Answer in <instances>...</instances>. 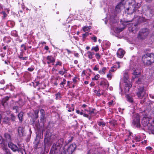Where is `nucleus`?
Instances as JSON below:
<instances>
[{
	"instance_id": "obj_1",
	"label": "nucleus",
	"mask_w": 154,
	"mask_h": 154,
	"mask_svg": "<svg viewBox=\"0 0 154 154\" xmlns=\"http://www.w3.org/2000/svg\"><path fill=\"white\" fill-rule=\"evenodd\" d=\"M128 7L126 9L128 14H132L134 12L136 13L139 11L138 9L141 6L140 3L136 2L134 0H128Z\"/></svg>"
},
{
	"instance_id": "obj_2",
	"label": "nucleus",
	"mask_w": 154,
	"mask_h": 154,
	"mask_svg": "<svg viewBox=\"0 0 154 154\" xmlns=\"http://www.w3.org/2000/svg\"><path fill=\"white\" fill-rule=\"evenodd\" d=\"M64 140L63 138L58 140L56 143L53 144L50 152V154H60L61 148L64 143Z\"/></svg>"
},
{
	"instance_id": "obj_3",
	"label": "nucleus",
	"mask_w": 154,
	"mask_h": 154,
	"mask_svg": "<svg viewBox=\"0 0 154 154\" xmlns=\"http://www.w3.org/2000/svg\"><path fill=\"white\" fill-rule=\"evenodd\" d=\"M142 60L145 65L147 66L150 65L154 63V54H146L142 56Z\"/></svg>"
},
{
	"instance_id": "obj_4",
	"label": "nucleus",
	"mask_w": 154,
	"mask_h": 154,
	"mask_svg": "<svg viewBox=\"0 0 154 154\" xmlns=\"http://www.w3.org/2000/svg\"><path fill=\"white\" fill-rule=\"evenodd\" d=\"M18 146L16 145L13 144L12 142H9L8 143V146L13 151L16 152L18 151L20 152L22 154H26L25 150L24 148L20 146L19 144H18Z\"/></svg>"
},
{
	"instance_id": "obj_5",
	"label": "nucleus",
	"mask_w": 154,
	"mask_h": 154,
	"mask_svg": "<svg viewBox=\"0 0 154 154\" xmlns=\"http://www.w3.org/2000/svg\"><path fill=\"white\" fill-rule=\"evenodd\" d=\"M149 30L147 28L142 29L139 32L137 36L138 39L143 40L145 39L149 34Z\"/></svg>"
},
{
	"instance_id": "obj_6",
	"label": "nucleus",
	"mask_w": 154,
	"mask_h": 154,
	"mask_svg": "<svg viewBox=\"0 0 154 154\" xmlns=\"http://www.w3.org/2000/svg\"><path fill=\"white\" fill-rule=\"evenodd\" d=\"M76 145L75 143H72L70 145L67 149H63L62 154H72L73 152L75 150Z\"/></svg>"
},
{
	"instance_id": "obj_7",
	"label": "nucleus",
	"mask_w": 154,
	"mask_h": 154,
	"mask_svg": "<svg viewBox=\"0 0 154 154\" xmlns=\"http://www.w3.org/2000/svg\"><path fill=\"white\" fill-rule=\"evenodd\" d=\"M132 124L134 126L137 128H140V116L139 114L137 113L134 115Z\"/></svg>"
},
{
	"instance_id": "obj_8",
	"label": "nucleus",
	"mask_w": 154,
	"mask_h": 154,
	"mask_svg": "<svg viewBox=\"0 0 154 154\" xmlns=\"http://www.w3.org/2000/svg\"><path fill=\"white\" fill-rule=\"evenodd\" d=\"M0 144L2 145V149L6 153L9 152V149L7 147V143L4 142V138L0 135Z\"/></svg>"
},
{
	"instance_id": "obj_9",
	"label": "nucleus",
	"mask_w": 154,
	"mask_h": 154,
	"mask_svg": "<svg viewBox=\"0 0 154 154\" xmlns=\"http://www.w3.org/2000/svg\"><path fill=\"white\" fill-rule=\"evenodd\" d=\"M143 86L140 87L138 88V91L136 94L137 96L140 98H142L146 94L145 91L144 90Z\"/></svg>"
},
{
	"instance_id": "obj_10",
	"label": "nucleus",
	"mask_w": 154,
	"mask_h": 154,
	"mask_svg": "<svg viewBox=\"0 0 154 154\" xmlns=\"http://www.w3.org/2000/svg\"><path fill=\"white\" fill-rule=\"evenodd\" d=\"M99 85L104 89H107L109 86V84L107 80L102 79Z\"/></svg>"
},
{
	"instance_id": "obj_11",
	"label": "nucleus",
	"mask_w": 154,
	"mask_h": 154,
	"mask_svg": "<svg viewBox=\"0 0 154 154\" xmlns=\"http://www.w3.org/2000/svg\"><path fill=\"white\" fill-rule=\"evenodd\" d=\"M4 142H11L12 141V138L11 135L8 133H5L3 134Z\"/></svg>"
},
{
	"instance_id": "obj_12",
	"label": "nucleus",
	"mask_w": 154,
	"mask_h": 154,
	"mask_svg": "<svg viewBox=\"0 0 154 154\" xmlns=\"http://www.w3.org/2000/svg\"><path fill=\"white\" fill-rule=\"evenodd\" d=\"M128 74L126 73H125L124 74L123 79L124 82L125 83V87L131 88L132 85L130 84V82L128 81V78L127 76Z\"/></svg>"
},
{
	"instance_id": "obj_13",
	"label": "nucleus",
	"mask_w": 154,
	"mask_h": 154,
	"mask_svg": "<svg viewBox=\"0 0 154 154\" xmlns=\"http://www.w3.org/2000/svg\"><path fill=\"white\" fill-rule=\"evenodd\" d=\"M150 119L146 117H143L142 120V124L144 126H148L150 124Z\"/></svg>"
},
{
	"instance_id": "obj_14",
	"label": "nucleus",
	"mask_w": 154,
	"mask_h": 154,
	"mask_svg": "<svg viewBox=\"0 0 154 154\" xmlns=\"http://www.w3.org/2000/svg\"><path fill=\"white\" fill-rule=\"evenodd\" d=\"M17 131L19 137H21L25 136L24 128L22 127H19L18 128Z\"/></svg>"
},
{
	"instance_id": "obj_15",
	"label": "nucleus",
	"mask_w": 154,
	"mask_h": 154,
	"mask_svg": "<svg viewBox=\"0 0 154 154\" xmlns=\"http://www.w3.org/2000/svg\"><path fill=\"white\" fill-rule=\"evenodd\" d=\"M10 98V97L6 96L3 98L1 100V103L4 108H5L6 106H7L8 104L7 101L9 100Z\"/></svg>"
},
{
	"instance_id": "obj_16",
	"label": "nucleus",
	"mask_w": 154,
	"mask_h": 154,
	"mask_svg": "<svg viewBox=\"0 0 154 154\" xmlns=\"http://www.w3.org/2000/svg\"><path fill=\"white\" fill-rule=\"evenodd\" d=\"M133 76H132V79L133 80L135 79L138 78L139 75H140V72L138 71L137 69H134L133 72L132 73Z\"/></svg>"
},
{
	"instance_id": "obj_17",
	"label": "nucleus",
	"mask_w": 154,
	"mask_h": 154,
	"mask_svg": "<svg viewBox=\"0 0 154 154\" xmlns=\"http://www.w3.org/2000/svg\"><path fill=\"white\" fill-rule=\"evenodd\" d=\"M51 138L49 137H47L46 135L44 140V145L45 146H49L51 145Z\"/></svg>"
},
{
	"instance_id": "obj_18",
	"label": "nucleus",
	"mask_w": 154,
	"mask_h": 154,
	"mask_svg": "<svg viewBox=\"0 0 154 154\" xmlns=\"http://www.w3.org/2000/svg\"><path fill=\"white\" fill-rule=\"evenodd\" d=\"M87 54L89 59H92V61L93 62H94L96 61L95 59L93 58V56L95 54L94 52L88 51L87 53Z\"/></svg>"
},
{
	"instance_id": "obj_19",
	"label": "nucleus",
	"mask_w": 154,
	"mask_h": 154,
	"mask_svg": "<svg viewBox=\"0 0 154 154\" xmlns=\"http://www.w3.org/2000/svg\"><path fill=\"white\" fill-rule=\"evenodd\" d=\"M2 122L3 123L7 124L8 125H9L11 124V119L8 117H5L3 119Z\"/></svg>"
},
{
	"instance_id": "obj_20",
	"label": "nucleus",
	"mask_w": 154,
	"mask_h": 154,
	"mask_svg": "<svg viewBox=\"0 0 154 154\" xmlns=\"http://www.w3.org/2000/svg\"><path fill=\"white\" fill-rule=\"evenodd\" d=\"M125 51L122 49L119 50L117 52V56L119 58H122L125 54Z\"/></svg>"
},
{
	"instance_id": "obj_21",
	"label": "nucleus",
	"mask_w": 154,
	"mask_h": 154,
	"mask_svg": "<svg viewBox=\"0 0 154 154\" xmlns=\"http://www.w3.org/2000/svg\"><path fill=\"white\" fill-rule=\"evenodd\" d=\"M124 1H121V2L116 6L115 8V10L116 11H117V10H119L118 11H119V10L120 9L121 7L124 5Z\"/></svg>"
},
{
	"instance_id": "obj_22",
	"label": "nucleus",
	"mask_w": 154,
	"mask_h": 154,
	"mask_svg": "<svg viewBox=\"0 0 154 154\" xmlns=\"http://www.w3.org/2000/svg\"><path fill=\"white\" fill-rule=\"evenodd\" d=\"M40 112L41 113L40 116V120L41 121H42L44 120L45 116V112L43 109H42L40 110Z\"/></svg>"
},
{
	"instance_id": "obj_23",
	"label": "nucleus",
	"mask_w": 154,
	"mask_h": 154,
	"mask_svg": "<svg viewBox=\"0 0 154 154\" xmlns=\"http://www.w3.org/2000/svg\"><path fill=\"white\" fill-rule=\"evenodd\" d=\"M133 20V19L132 18L131 20H128V19H127L126 20L125 19H124L123 20H121V22L122 25L124 26H126V23H128L130 22H131Z\"/></svg>"
},
{
	"instance_id": "obj_24",
	"label": "nucleus",
	"mask_w": 154,
	"mask_h": 154,
	"mask_svg": "<svg viewBox=\"0 0 154 154\" xmlns=\"http://www.w3.org/2000/svg\"><path fill=\"white\" fill-rule=\"evenodd\" d=\"M46 59L48 60L51 61V63H53L54 62L55 60V58L52 56H48L47 57Z\"/></svg>"
},
{
	"instance_id": "obj_25",
	"label": "nucleus",
	"mask_w": 154,
	"mask_h": 154,
	"mask_svg": "<svg viewBox=\"0 0 154 154\" xmlns=\"http://www.w3.org/2000/svg\"><path fill=\"white\" fill-rule=\"evenodd\" d=\"M3 41L5 42L8 43L11 42V38L9 36H5L3 38Z\"/></svg>"
},
{
	"instance_id": "obj_26",
	"label": "nucleus",
	"mask_w": 154,
	"mask_h": 154,
	"mask_svg": "<svg viewBox=\"0 0 154 154\" xmlns=\"http://www.w3.org/2000/svg\"><path fill=\"white\" fill-rule=\"evenodd\" d=\"M126 97L127 98V100L130 103H132L133 102V98L132 97L130 96L128 94H126Z\"/></svg>"
},
{
	"instance_id": "obj_27",
	"label": "nucleus",
	"mask_w": 154,
	"mask_h": 154,
	"mask_svg": "<svg viewBox=\"0 0 154 154\" xmlns=\"http://www.w3.org/2000/svg\"><path fill=\"white\" fill-rule=\"evenodd\" d=\"M148 127V129L150 130L152 132H154V125L150 124Z\"/></svg>"
},
{
	"instance_id": "obj_28",
	"label": "nucleus",
	"mask_w": 154,
	"mask_h": 154,
	"mask_svg": "<svg viewBox=\"0 0 154 154\" xmlns=\"http://www.w3.org/2000/svg\"><path fill=\"white\" fill-rule=\"evenodd\" d=\"M91 29V26H85L83 28V30L84 32L86 31H89L90 29Z\"/></svg>"
},
{
	"instance_id": "obj_29",
	"label": "nucleus",
	"mask_w": 154,
	"mask_h": 154,
	"mask_svg": "<svg viewBox=\"0 0 154 154\" xmlns=\"http://www.w3.org/2000/svg\"><path fill=\"white\" fill-rule=\"evenodd\" d=\"M109 123L111 125L115 127L116 125V122L115 120H112L109 122Z\"/></svg>"
},
{
	"instance_id": "obj_30",
	"label": "nucleus",
	"mask_w": 154,
	"mask_h": 154,
	"mask_svg": "<svg viewBox=\"0 0 154 154\" xmlns=\"http://www.w3.org/2000/svg\"><path fill=\"white\" fill-rule=\"evenodd\" d=\"M23 112H20V113L18 114V117L20 121H22L23 120Z\"/></svg>"
},
{
	"instance_id": "obj_31",
	"label": "nucleus",
	"mask_w": 154,
	"mask_h": 154,
	"mask_svg": "<svg viewBox=\"0 0 154 154\" xmlns=\"http://www.w3.org/2000/svg\"><path fill=\"white\" fill-rule=\"evenodd\" d=\"M97 124L99 126H102L103 127H104L106 126V123L105 122H97Z\"/></svg>"
},
{
	"instance_id": "obj_32",
	"label": "nucleus",
	"mask_w": 154,
	"mask_h": 154,
	"mask_svg": "<svg viewBox=\"0 0 154 154\" xmlns=\"http://www.w3.org/2000/svg\"><path fill=\"white\" fill-rule=\"evenodd\" d=\"M141 137L140 135H138L135 137L134 139L137 142H138L140 141Z\"/></svg>"
},
{
	"instance_id": "obj_33",
	"label": "nucleus",
	"mask_w": 154,
	"mask_h": 154,
	"mask_svg": "<svg viewBox=\"0 0 154 154\" xmlns=\"http://www.w3.org/2000/svg\"><path fill=\"white\" fill-rule=\"evenodd\" d=\"M95 110V109H92L91 111L88 110H85V111L87 112V113H88L89 114H91L92 113L95 114H96V113H95L94 112V111Z\"/></svg>"
},
{
	"instance_id": "obj_34",
	"label": "nucleus",
	"mask_w": 154,
	"mask_h": 154,
	"mask_svg": "<svg viewBox=\"0 0 154 154\" xmlns=\"http://www.w3.org/2000/svg\"><path fill=\"white\" fill-rule=\"evenodd\" d=\"M55 96L57 100L60 99L62 97L61 96L60 93L59 92H58L55 95Z\"/></svg>"
},
{
	"instance_id": "obj_35",
	"label": "nucleus",
	"mask_w": 154,
	"mask_h": 154,
	"mask_svg": "<svg viewBox=\"0 0 154 154\" xmlns=\"http://www.w3.org/2000/svg\"><path fill=\"white\" fill-rule=\"evenodd\" d=\"M39 111L38 109L34 111V113L35 118H37L38 117V114L39 113Z\"/></svg>"
},
{
	"instance_id": "obj_36",
	"label": "nucleus",
	"mask_w": 154,
	"mask_h": 154,
	"mask_svg": "<svg viewBox=\"0 0 154 154\" xmlns=\"http://www.w3.org/2000/svg\"><path fill=\"white\" fill-rule=\"evenodd\" d=\"M11 35L14 37H17L18 36L17 32L15 31H14L11 32Z\"/></svg>"
},
{
	"instance_id": "obj_37",
	"label": "nucleus",
	"mask_w": 154,
	"mask_h": 154,
	"mask_svg": "<svg viewBox=\"0 0 154 154\" xmlns=\"http://www.w3.org/2000/svg\"><path fill=\"white\" fill-rule=\"evenodd\" d=\"M91 50L92 51L94 50L95 52L98 51L99 50V48L98 45H96L95 47H93Z\"/></svg>"
},
{
	"instance_id": "obj_38",
	"label": "nucleus",
	"mask_w": 154,
	"mask_h": 154,
	"mask_svg": "<svg viewBox=\"0 0 154 154\" xmlns=\"http://www.w3.org/2000/svg\"><path fill=\"white\" fill-rule=\"evenodd\" d=\"M100 77V75L99 74H97V75H95L94 78H93L92 79V80H97Z\"/></svg>"
},
{
	"instance_id": "obj_39",
	"label": "nucleus",
	"mask_w": 154,
	"mask_h": 154,
	"mask_svg": "<svg viewBox=\"0 0 154 154\" xmlns=\"http://www.w3.org/2000/svg\"><path fill=\"white\" fill-rule=\"evenodd\" d=\"M148 10L149 13L151 15H153L154 13V10L150 9L149 7H148Z\"/></svg>"
},
{
	"instance_id": "obj_40",
	"label": "nucleus",
	"mask_w": 154,
	"mask_h": 154,
	"mask_svg": "<svg viewBox=\"0 0 154 154\" xmlns=\"http://www.w3.org/2000/svg\"><path fill=\"white\" fill-rule=\"evenodd\" d=\"M10 118L11 121L14 122L15 121L16 117L13 114H11V118Z\"/></svg>"
},
{
	"instance_id": "obj_41",
	"label": "nucleus",
	"mask_w": 154,
	"mask_h": 154,
	"mask_svg": "<svg viewBox=\"0 0 154 154\" xmlns=\"http://www.w3.org/2000/svg\"><path fill=\"white\" fill-rule=\"evenodd\" d=\"M0 14L3 15V19H5L7 16V14L5 11H3L1 12Z\"/></svg>"
},
{
	"instance_id": "obj_42",
	"label": "nucleus",
	"mask_w": 154,
	"mask_h": 154,
	"mask_svg": "<svg viewBox=\"0 0 154 154\" xmlns=\"http://www.w3.org/2000/svg\"><path fill=\"white\" fill-rule=\"evenodd\" d=\"M106 70V68L104 67L102 68L101 70H100L99 71V73H101L102 72L103 74H105V71Z\"/></svg>"
},
{
	"instance_id": "obj_43",
	"label": "nucleus",
	"mask_w": 154,
	"mask_h": 154,
	"mask_svg": "<svg viewBox=\"0 0 154 154\" xmlns=\"http://www.w3.org/2000/svg\"><path fill=\"white\" fill-rule=\"evenodd\" d=\"M95 57L98 60H99L101 58L100 55L99 54V53H97L95 54Z\"/></svg>"
},
{
	"instance_id": "obj_44",
	"label": "nucleus",
	"mask_w": 154,
	"mask_h": 154,
	"mask_svg": "<svg viewBox=\"0 0 154 154\" xmlns=\"http://www.w3.org/2000/svg\"><path fill=\"white\" fill-rule=\"evenodd\" d=\"M131 88L125 87L124 91L125 93H127L128 92L129 89Z\"/></svg>"
},
{
	"instance_id": "obj_45",
	"label": "nucleus",
	"mask_w": 154,
	"mask_h": 154,
	"mask_svg": "<svg viewBox=\"0 0 154 154\" xmlns=\"http://www.w3.org/2000/svg\"><path fill=\"white\" fill-rule=\"evenodd\" d=\"M142 82V79L141 78H138V80L136 81V82L137 83L140 84Z\"/></svg>"
},
{
	"instance_id": "obj_46",
	"label": "nucleus",
	"mask_w": 154,
	"mask_h": 154,
	"mask_svg": "<svg viewBox=\"0 0 154 154\" xmlns=\"http://www.w3.org/2000/svg\"><path fill=\"white\" fill-rule=\"evenodd\" d=\"M89 35V33L88 32H86L85 34L82 35V37L83 38H85L87 36H88Z\"/></svg>"
},
{
	"instance_id": "obj_47",
	"label": "nucleus",
	"mask_w": 154,
	"mask_h": 154,
	"mask_svg": "<svg viewBox=\"0 0 154 154\" xmlns=\"http://www.w3.org/2000/svg\"><path fill=\"white\" fill-rule=\"evenodd\" d=\"M62 65V63L61 62L58 61L57 63L55 65V67H56L57 65L61 66Z\"/></svg>"
},
{
	"instance_id": "obj_48",
	"label": "nucleus",
	"mask_w": 154,
	"mask_h": 154,
	"mask_svg": "<svg viewBox=\"0 0 154 154\" xmlns=\"http://www.w3.org/2000/svg\"><path fill=\"white\" fill-rule=\"evenodd\" d=\"M91 39L92 40H94V42H95L97 41V38L95 36H94L93 37H91Z\"/></svg>"
},
{
	"instance_id": "obj_49",
	"label": "nucleus",
	"mask_w": 154,
	"mask_h": 154,
	"mask_svg": "<svg viewBox=\"0 0 154 154\" xmlns=\"http://www.w3.org/2000/svg\"><path fill=\"white\" fill-rule=\"evenodd\" d=\"M65 84V83L63 82H61L60 84V87L61 88H64V85Z\"/></svg>"
},
{
	"instance_id": "obj_50",
	"label": "nucleus",
	"mask_w": 154,
	"mask_h": 154,
	"mask_svg": "<svg viewBox=\"0 0 154 154\" xmlns=\"http://www.w3.org/2000/svg\"><path fill=\"white\" fill-rule=\"evenodd\" d=\"M19 58L20 59L22 60H26L28 59V57H19Z\"/></svg>"
},
{
	"instance_id": "obj_51",
	"label": "nucleus",
	"mask_w": 154,
	"mask_h": 154,
	"mask_svg": "<svg viewBox=\"0 0 154 154\" xmlns=\"http://www.w3.org/2000/svg\"><path fill=\"white\" fill-rule=\"evenodd\" d=\"M132 134V133L131 132H129V135L128 136L127 138V140H129L131 139V138L130 136H131V134Z\"/></svg>"
},
{
	"instance_id": "obj_52",
	"label": "nucleus",
	"mask_w": 154,
	"mask_h": 154,
	"mask_svg": "<svg viewBox=\"0 0 154 154\" xmlns=\"http://www.w3.org/2000/svg\"><path fill=\"white\" fill-rule=\"evenodd\" d=\"M122 30V29L119 28H117L116 29V31L117 32H120Z\"/></svg>"
},
{
	"instance_id": "obj_53",
	"label": "nucleus",
	"mask_w": 154,
	"mask_h": 154,
	"mask_svg": "<svg viewBox=\"0 0 154 154\" xmlns=\"http://www.w3.org/2000/svg\"><path fill=\"white\" fill-rule=\"evenodd\" d=\"M86 112H84L83 115L84 117H86V118H88V116H89V115L88 114H86Z\"/></svg>"
},
{
	"instance_id": "obj_54",
	"label": "nucleus",
	"mask_w": 154,
	"mask_h": 154,
	"mask_svg": "<svg viewBox=\"0 0 154 154\" xmlns=\"http://www.w3.org/2000/svg\"><path fill=\"white\" fill-rule=\"evenodd\" d=\"M107 77L109 78V80H110L112 78L111 75L110 73H109L107 74Z\"/></svg>"
},
{
	"instance_id": "obj_55",
	"label": "nucleus",
	"mask_w": 154,
	"mask_h": 154,
	"mask_svg": "<svg viewBox=\"0 0 154 154\" xmlns=\"http://www.w3.org/2000/svg\"><path fill=\"white\" fill-rule=\"evenodd\" d=\"M34 68L30 67L28 68V70L30 72H32L34 70Z\"/></svg>"
},
{
	"instance_id": "obj_56",
	"label": "nucleus",
	"mask_w": 154,
	"mask_h": 154,
	"mask_svg": "<svg viewBox=\"0 0 154 154\" xmlns=\"http://www.w3.org/2000/svg\"><path fill=\"white\" fill-rule=\"evenodd\" d=\"M94 70L98 71L99 70V68L96 65L93 68Z\"/></svg>"
},
{
	"instance_id": "obj_57",
	"label": "nucleus",
	"mask_w": 154,
	"mask_h": 154,
	"mask_svg": "<svg viewBox=\"0 0 154 154\" xmlns=\"http://www.w3.org/2000/svg\"><path fill=\"white\" fill-rule=\"evenodd\" d=\"M109 105L112 106L113 104V100H111L110 102H109Z\"/></svg>"
},
{
	"instance_id": "obj_58",
	"label": "nucleus",
	"mask_w": 154,
	"mask_h": 154,
	"mask_svg": "<svg viewBox=\"0 0 154 154\" xmlns=\"http://www.w3.org/2000/svg\"><path fill=\"white\" fill-rule=\"evenodd\" d=\"M21 47H23L24 50L26 51V46L24 44H22L21 46Z\"/></svg>"
},
{
	"instance_id": "obj_59",
	"label": "nucleus",
	"mask_w": 154,
	"mask_h": 154,
	"mask_svg": "<svg viewBox=\"0 0 154 154\" xmlns=\"http://www.w3.org/2000/svg\"><path fill=\"white\" fill-rule=\"evenodd\" d=\"M77 78L76 77H75L73 79V81L75 82L76 83L77 82V80H76V79Z\"/></svg>"
},
{
	"instance_id": "obj_60",
	"label": "nucleus",
	"mask_w": 154,
	"mask_h": 154,
	"mask_svg": "<svg viewBox=\"0 0 154 154\" xmlns=\"http://www.w3.org/2000/svg\"><path fill=\"white\" fill-rule=\"evenodd\" d=\"M22 101L20 99L19 101V103L21 104L20 105L22 106L23 105V103H22Z\"/></svg>"
},
{
	"instance_id": "obj_61",
	"label": "nucleus",
	"mask_w": 154,
	"mask_h": 154,
	"mask_svg": "<svg viewBox=\"0 0 154 154\" xmlns=\"http://www.w3.org/2000/svg\"><path fill=\"white\" fill-rule=\"evenodd\" d=\"M59 73L62 75H63L64 74L63 71H59Z\"/></svg>"
},
{
	"instance_id": "obj_62",
	"label": "nucleus",
	"mask_w": 154,
	"mask_h": 154,
	"mask_svg": "<svg viewBox=\"0 0 154 154\" xmlns=\"http://www.w3.org/2000/svg\"><path fill=\"white\" fill-rule=\"evenodd\" d=\"M66 50L67 51V53H68V54H71L72 52L71 51L69 50L68 49H66Z\"/></svg>"
},
{
	"instance_id": "obj_63",
	"label": "nucleus",
	"mask_w": 154,
	"mask_h": 154,
	"mask_svg": "<svg viewBox=\"0 0 154 154\" xmlns=\"http://www.w3.org/2000/svg\"><path fill=\"white\" fill-rule=\"evenodd\" d=\"M5 81L4 80H2L0 82V83L2 84H5Z\"/></svg>"
},
{
	"instance_id": "obj_64",
	"label": "nucleus",
	"mask_w": 154,
	"mask_h": 154,
	"mask_svg": "<svg viewBox=\"0 0 154 154\" xmlns=\"http://www.w3.org/2000/svg\"><path fill=\"white\" fill-rule=\"evenodd\" d=\"M146 149L149 150H151L152 149V148L150 146H148L146 148Z\"/></svg>"
}]
</instances>
